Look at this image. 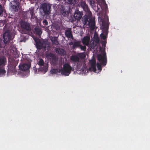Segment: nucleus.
Masks as SVG:
<instances>
[{
    "label": "nucleus",
    "instance_id": "nucleus-32",
    "mask_svg": "<svg viewBox=\"0 0 150 150\" xmlns=\"http://www.w3.org/2000/svg\"><path fill=\"white\" fill-rule=\"evenodd\" d=\"M64 1L66 3L69 4L71 3V0H64Z\"/></svg>",
    "mask_w": 150,
    "mask_h": 150
},
{
    "label": "nucleus",
    "instance_id": "nucleus-30",
    "mask_svg": "<svg viewBox=\"0 0 150 150\" xmlns=\"http://www.w3.org/2000/svg\"><path fill=\"white\" fill-rule=\"evenodd\" d=\"M97 67L98 68V70H101V67L100 65L99 64L98 62L97 64Z\"/></svg>",
    "mask_w": 150,
    "mask_h": 150
},
{
    "label": "nucleus",
    "instance_id": "nucleus-13",
    "mask_svg": "<svg viewBox=\"0 0 150 150\" xmlns=\"http://www.w3.org/2000/svg\"><path fill=\"white\" fill-rule=\"evenodd\" d=\"M90 38L88 36L84 37L82 39V42L83 44L86 45L88 46L89 45Z\"/></svg>",
    "mask_w": 150,
    "mask_h": 150
},
{
    "label": "nucleus",
    "instance_id": "nucleus-25",
    "mask_svg": "<svg viewBox=\"0 0 150 150\" xmlns=\"http://www.w3.org/2000/svg\"><path fill=\"white\" fill-rule=\"evenodd\" d=\"M6 73V71L4 69H0V75Z\"/></svg>",
    "mask_w": 150,
    "mask_h": 150
},
{
    "label": "nucleus",
    "instance_id": "nucleus-34",
    "mask_svg": "<svg viewBox=\"0 0 150 150\" xmlns=\"http://www.w3.org/2000/svg\"><path fill=\"white\" fill-rule=\"evenodd\" d=\"M105 26V23L103 22H102V26H101V28L102 29H103Z\"/></svg>",
    "mask_w": 150,
    "mask_h": 150
},
{
    "label": "nucleus",
    "instance_id": "nucleus-7",
    "mask_svg": "<svg viewBox=\"0 0 150 150\" xmlns=\"http://www.w3.org/2000/svg\"><path fill=\"white\" fill-rule=\"evenodd\" d=\"M44 62L42 59H39L38 63L39 65L40 66H42L44 65V68H40V70L45 73L47 70L48 66L47 64L44 65Z\"/></svg>",
    "mask_w": 150,
    "mask_h": 150
},
{
    "label": "nucleus",
    "instance_id": "nucleus-6",
    "mask_svg": "<svg viewBox=\"0 0 150 150\" xmlns=\"http://www.w3.org/2000/svg\"><path fill=\"white\" fill-rule=\"evenodd\" d=\"M4 41L5 44H7L11 39V34L10 31L8 30H6L3 35Z\"/></svg>",
    "mask_w": 150,
    "mask_h": 150
},
{
    "label": "nucleus",
    "instance_id": "nucleus-1",
    "mask_svg": "<svg viewBox=\"0 0 150 150\" xmlns=\"http://www.w3.org/2000/svg\"><path fill=\"white\" fill-rule=\"evenodd\" d=\"M82 21L84 24L88 25L91 30L94 29L95 25V19L92 17L91 13L90 11L86 13V16H83Z\"/></svg>",
    "mask_w": 150,
    "mask_h": 150
},
{
    "label": "nucleus",
    "instance_id": "nucleus-15",
    "mask_svg": "<svg viewBox=\"0 0 150 150\" xmlns=\"http://www.w3.org/2000/svg\"><path fill=\"white\" fill-rule=\"evenodd\" d=\"M46 56L47 58L50 59L51 61L54 63H55L56 61L57 60L56 58L54 56V54H47Z\"/></svg>",
    "mask_w": 150,
    "mask_h": 150
},
{
    "label": "nucleus",
    "instance_id": "nucleus-28",
    "mask_svg": "<svg viewBox=\"0 0 150 150\" xmlns=\"http://www.w3.org/2000/svg\"><path fill=\"white\" fill-rule=\"evenodd\" d=\"M77 1L78 0H71V3H70V4H75L76 3Z\"/></svg>",
    "mask_w": 150,
    "mask_h": 150
},
{
    "label": "nucleus",
    "instance_id": "nucleus-14",
    "mask_svg": "<svg viewBox=\"0 0 150 150\" xmlns=\"http://www.w3.org/2000/svg\"><path fill=\"white\" fill-rule=\"evenodd\" d=\"M81 5L84 10L86 11V13H88L90 11L89 10L88 6L85 2L81 1Z\"/></svg>",
    "mask_w": 150,
    "mask_h": 150
},
{
    "label": "nucleus",
    "instance_id": "nucleus-22",
    "mask_svg": "<svg viewBox=\"0 0 150 150\" xmlns=\"http://www.w3.org/2000/svg\"><path fill=\"white\" fill-rule=\"evenodd\" d=\"M30 14L31 15V18H33L35 17V16L33 13V8H31V9L30 10Z\"/></svg>",
    "mask_w": 150,
    "mask_h": 150
},
{
    "label": "nucleus",
    "instance_id": "nucleus-26",
    "mask_svg": "<svg viewBox=\"0 0 150 150\" xmlns=\"http://www.w3.org/2000/svg\"><path fill=\"white\" fill-rule=\"evenodd\" d=\"M79 56L82 58H83L85 57V55L83 53H80L79 54Z\"/></svg>",
    "mask_w": 150,
    "mask_h": 150
},
{
    "label": "nucleus",
    "instance_id": "nucleus-18",
    "mask_svg": "<svg viewBox=\"0 0 150 150\" xmlns=\"http://www.w3.org/2000/svg\"><path fill=\"white\" fill-rule=\"evenodd\" d=\"M70 59L73 62H76L79 61V58L76 55H73L70 57Z\"/></svg>",
    "mask_w": 150,
    "mask_h": 150
},
{
    "label": "nucleus",
    "instance_id": "nucleus-21",
    "mask_svg": "<svg viewBox=\"0 0 150 150\" xmlns=\"http://www.w3.org/2000/svg\"><path fill=\"white\" fill-rule=\"evenodd\" d=\"M51 40L53 44L56 45L58 44V42L57 41V38L55 37H52L51 38Z\"/></svg>",
    "mask_w": 150,
    "mask_h": 150
},
{
    "label": "nucleus",
    "instance_id": "nucleus-31",
    "mask_svg": "<svg viewBox=\"0 0 150 150\" xmlns=\"http://www.w3.org/2000/svg\"><path fill=\"white\" fill-rule=\"evenodd\" d=\"M43 23L45 25H47L48 24V22L46 20H44L43 21Z\"/></svg>",
    "mask_w": 150,
    "mask_h": 150
},
{
    "label": "nucleus",
    "instance_id": "nucleus-23",
    "mask_svg": "<svg viewBox=\"0 0 150 150\" xmlns=\"http://www.w3.org/2000/svg\"><path fill=\"white\" fill-rule=\"evenodd\" d=\"M80 45V43L79 42H76L74 43L73 46L74 47H77L79 46V47Z\"/></svg>",
    "mask_w": 150,
    "mask_h": 150
},
{
    "label": "nucleus",
    "instance_id": "nucleus-11",
    "mask_svg": "<svg viewBox=\"0 0 150 150\" xmlns=\"http://www.w3.org/2000/svg\"><path fill=\"white\" fill-rule=\"evenodd\" d=\"M12 10L14 12L18 11L20 9L19 3L18 2H15L12 7Z\"/></svg>",
    "mask_w": 150,
    "mask_h": 150
},
{
    "label": "nucleus",
    "instance_id": "nucleus-35",
    "mask_svg": "<svg viewBox=\"0 0 150 150\" xmlns=\"http://www.w3.org/2000/svg\"><path fill=\"white\" fill-rule=\"evenodd\" d=\"M69 44L70 45H71L73 44V43L72 42H70L69 43Z\"/></svg>",
    "mask_w": 150,
    "mask_h": 150
},
{
    "label": "nucleus",
    "instance_id": "nucleus-29",
    "mask_svg": "<svg viewBox=\"0 0 150 150\" xmlns=\"http://www.w3.org/2000/svg\"><path fill=\"white\" fill-rule=\"evenodd\" d=\"M100 36H101V37L103 39H105L106 38V35H104L103 34H101Z\"/></svg>",
    "mask_w": 150,
    "mask_h": 150
},
{
    "label": "nucleus",
    "instance_id": "nucleus-24",
    "mask_svg": "<svg viewBox=\"0 0 150 150\" xmlns=\"http://www.w3.org/2000/svg\"><path fill=\"white\" fill-rule=\"evenodd\" d=\"M79 47L82 50L85 51L86 50V47L85 46H82L81 45H80Z\"/></svg>",
    "mask_w": 150,
    "mask_h": 150
},
{
    "label": "nucleus",
    "instance_id": "nucleus-2",
    "mask_svg": "<svg viewBox=\"0 0 150 150\" xmlns=\"http://www.w3.org/2000/svg\"><path fill=\"white\" fill-rule=\"evenodd\" d=\"M34 40L36 42V46L37 48L41 49L44 48L46 50H48L49 47V44L47 40L42 41L40 40L35 37H33Z\"/></svg>",
    "mask_w": 150,
    "mask_h": 150
},
{
    "label": "nucleus",
    "instance_id": "nucleus-5",
    "mask_svg": "<svg viewBox=\"0 0 150 150\" xmlns=\"http://www.w3.org/2000/svg\"><path fill=\"white\" fill-rule=\"evenodd\" d=\"M97 58L99 63L100 64L104 65L106 64V57L104 53L98 54L97 55Z\"/></svg>",
    "mask_w": 150,
    "mask_h": 150
},
{
    "label": "nucleus",
    "instance_id": "nucleus-19",
    "mask_svg": "<svg viewBox=\"0 0 150 150\" xmlns=\"http://www.w3.org/2000/svg\"><path fill=\"white\" fill-rule=\"evenodd\" d=\"M56 52L61 55H64L65 53L63 49L60 48L56 49Z\"/></svg>",
    "mask_w": 150,
    "mask_h": 150
},
{
    "label": "nucleus",
    "instance_id": "nucleus-12",
    "mask_svg": "<svg viewBox=\"0 0 150 150\" xmlns=\"http://www.w3.org/2000/svg\"><path fill=\"white\" fill-rule=\"evenodd\" d=\"M91 65V67L89 68V69L90 70H92L94 72H96V61L94 59H93L92 60L90 61Z\"/></svg>",
    "mask_w": 150,
    "mask_h": 150
},
{
    "label": "nucleus",
    "instance_id": "nucleus-3",
    "mask_svg": "<svg viewBox=\"0 0 150 150\" xmlns=\"http://www.w3.org/2000/svg\"><path fill=\"white\" fill-rule=\"evenodd\" d=\"M72 70L71 67L68 64L64 65L62 69L60 70L61 73L65 75L68 76L70 74Z\"/></svg>",
    "mask_w": 150,
    "mask_h": 150
},
{
    "label": "nucleus",
    "instance_id": "nucleus-33",
    "mask_svg": "<svg viewBox=\"0 0 150 150\" xmlns=\"http://www.w3.org/2000/svg\"><path fill=\"white\" fill-rule=\"evenodd\" d=\"M52 71L54 73H57L58 71L57 69H54L52 70Z\"/></svg>",
    "mask_w": 150,
    "mask_h": 150
},
{
    "label": "nucleus",
    "instance_id": "nucleus-16",
    "mask_svg": "<svg viewBox=\"0 0 150 150\" xmlns=\"http://www.w3.org/2000/svg\"><path fill=\"white\" fill-rule=\"evenodd\" d=\"M6 63V59L4 57L0 56V66L4 65Z\"/></svg>",
    "mask_w": 150,
    "mask_h": 150
},
{
    "label": "nucleus",
    "instance_id": "nucleus-27",
    "mask_svg": "<svg viewBox=\"0 0 150 150\" xmlns=\"http://www.w3.org/2000/svg\"><path fill=\"white\" fill-rule=\"evenodd\" d=\"M89 3L92 6H94L95 5V3L93 0H90Z\"/></svg>",
    "mask_w": 150,
    "mask_h": 150
},
{
    "label": "nucleus",
    "instance_id": "nucleus-17",
    "mask_svg": "<svg viewBox=\"0 0 150 150\" xmlns=\"http://www.w3.org/2000/svg\"><path fill=\"white\" fill-rule=\"evenodd\" d=\"M65 34L66 36L69 38H72L73 36L71 34V32L69 30H68L66 31L65 32Z\"/></svg>",
    "mask_w": 150,
    "mask_h": 150
},
{
    "label": "nucleus",
    "instance_id": "nucleus-9",
    "mask_svg": "<svg viewBox=\"0 0 150 150\" xmlns=\"http://www.w3.org/2000/svg\"><path fill=\"white\" fill-rule=\"evenodd\" d=\"M21 27L24 30L28 31L30 30L31 28L28 23L22 21L21 22Z\"/></svg>",
    "mask_w": 150,
    "mask_h": 150
},
{
    "label": "nucleus",
    "instance_id": "nucleus-10",
    "mask_svg": "<svg viewBox=\"0 0 150 150\" xmlns=\"http://www.w3.org/2000/svg\"><path fill=\"white\" fill-rule=\"evenodd\" d=\"M82 15L83 14L82 12L77 10L75 11L74 15V16L76 19L79 20L82 17Z\"/></svg>",
    "mask_w": 150,
    "mask_h": 150
},
{
    "label": "nucleus",
    "instance_id": "nucleus-4",
    "mask_svg": "<svg viewBox=\"0 0 150 150\" xmlns=\"http://www.w3.org/2000/svg\"><path fill=\"white\" fill-rule=\"evenodd\" d=\"M50 6L49 4H44L42 5L40 8V12L42 14L44 15L49 14L50 13Z\"/></svg>",
    "mask_w": 150,
    "mask_h": 150
},
{
    "label": "nucleus",
    "instance_id": "nucleus-8",
    "mask_svg": "<svg viewBox=\"0 0 150 150\" xmlns=\"http://www.w3.org/2000/svg\"><path fill=\"white\" fill-rule=\"evenodd\" d=\"M30 67V63H21L19 66V69L22 71H25L29 69Z\"/></svg>",
    "mask_w": 150,
    "mask_h": 150
},
{
    "label": "nucleus",
    "instance_id": "nucleus-20",
    "mask_svg": "<svg viewBox=\"0 0 150 150\" xmlns=\"http://www.w3.org/2000/svg\"><path fill=\"white\" fill-rule=\"evenodd\" d=\"M35 32L37 34L40 35L42 33V31L40 28L38 27H36L35 28Z\"/></svg>",
    "mask_w": 150,
    "mask_h": 150
}]
</instances>
